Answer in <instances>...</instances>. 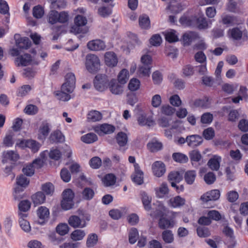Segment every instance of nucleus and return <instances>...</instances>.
<instances>
[{"instance_id":"obj_1","label":"nucleus","mask_w":248,"mask_h":248,"mask_svg":"<svg viewBox=\"0 0 248 248\" xmlns=\"http://www.w3.org/2000/svg\"><path fill=\"white\" fill-rule=\"evenodd\" d=\"M74 192L69 188L65 189L62 192V200L61 202L62 208L64 210L71 209L74 206Z\"/></svg>"},{"instance_id":"obj_2","label":"nucleus","mask_w":248,"mask_h":248,"mask_svg":"<svg viewBox=\"0 0 248 248\" xmlns=\"http://www.w3.org/2000/svg\"><path fill=\"white\" fill-rule=\"evenodd\" d=\"M86 67L90 73L97 72L100 67V60L98 57L93 54H88L86 58Z\"/></svg>"},{"instance_id":"obj_3","label":"nucleus","mask_w":248,"mask_h":248,"mask_svg":"<svg viewBox=\"0 0 248 248\" xmlns=\"http://www.w3.org/2000/svg\"><path fill=\"white\" fill-rule=\"evenodd\" d=\"M90 220V217L86 216L80 218L76 215L71 216L69 217L68 222L70 226L74 228H83L87 226V221Z\"/></svg>"},{"instance_id":"obj_4","label":"nucleus","mask_w":248,"mask_h":248,"mask_svg":"<svg viewBox=\"0 0 248 248\" xmlns=\"http://www.w3.org/2000/svg\"><path fill=\"white\" fill-rule=\"evenodd\" d=\"M180 21L183 24H186L188 26H194V22H196L197 27L200 29H206L208 27V23L205 18L202 17L198 18L193 17L191 19L182 17L180 19Z\"/></svg>"},{"instance_id":"obj_5","label":"nucleus","mask_w":248,"mask_h":248,"mask_svg":"<svg viewBox=\"0 0 248 248\" xmlns=\"http://www.w3.org/2000/svg\"><path fill=\"white\" fill-rule=\"evenodd\" d=\"M95 133L102 136L113 133L115 130V127L108 124H99L93 127Z\"/></svg>"},{"instance_id":"obj_6","label":"nucleus","mask_w":248,"mask_h":248,"mask_svg":"<svg viewBox=\"0 0 248 248\" xmlns=\"http://www.w3.org/2000/svg\"><path fill=\"white\" fill-rule=\"evenodd\" d=\"M75 25L71 27V32L75 33H84L81 27L86 25L87 20L85 17L78 15L75 18Z\"/></svg>"},{"instance_id":"obj_7","label":"nucleus","mask_w":248,"mask_h":248,"mask_svg":"<svg viewBox=\"0 0 248 248\" xmlns=\"http://www.w3.org/2000/svg\"><path fill=\"white\" fill-rule=\"evenodd\" d=\"M171 218L167 219L164 217H161L158 222L159 227L162 229L172 228L175 223L174 218L175 217L177 213L173 211L170 212Z\"/></svg>"},{"instance_id":"obj_8","label":"nucleus","mask_w":248,"mask_h":248,"mask_svg":"<svg viewBox=\"0 0 248 248\" xmlns=\"http://www.w3.org/2000/svg\"><path fill=\"white\" fill-rule=\"evenodd\" d=\"M16 145L21 148L28 147L31 149L33 153L37 152L41 147V144L36 140H19Z\"/></svg>"},{"instance_id":"obj_9","label":"nucleus","mask_w":248,"mask_h":248,"mask_svg":"<svg viewBox=\"0 0 248 248\" xmlns=\"http://www.w3.org/2000/svg\"><path fill=\"white\" fill-rule=\"evenodd\" d=\"M37 215L39 219L38 223L43 225L49 218V211L45 206H40L37 210Z\"/></svg>"},{"instance_id":"obj_10","label":"nucleus","mask_w":248,"mask_h":248,"mask_svg":"<svg viewBox=\"0 0 248 248\" xmlns=\"http://www.w3.org/2000/svg\"><path fill=\"white\" fill-rule=\"evenodd\" d=\"M152 169L153 174L158 177H161L166 172L165 165L160 161L155 162L152 164Z\"/></svg>"},{"instance_id":"obj_11","label":"nucleus","mask_w":248,"mask_h":248,"mask_svg":"<svg viewBox=\"0 0 248 248\" xmlns=\"http://www.w3.org/2000/svg\"><path fill=\"white\" fill-rule=\"evenodd\" d=\"M32 58L30 54L25 53L17 57L15 60V63L17 66H25L31 63Z\"/></svg>"},{"instance_id":"obj_12","label":"nucleus","mask_w":248,"mask_h":248,"mask_svg":"<svg viewBox=\"0 0 248 248\" xmlns=\"http://www.w3.org/2000/svg\"><path fill=\"white\" fill-rule=\"evenodd\" d=\"M134 172L132 175V179L137 185H141L143 182V172L137 163L134 164Z\"/></svg>"},{"instance_id":"obj_13","label":"nucleus","mask_w":248,"mask_h":248,"mask_svg":"<svg viewBox=\"0 0 248 248\" xmlns=\"http://www.w3.org/2000/svg\"><path fill=\"white\" fill-rule=\"evenodd\" d=\"M220 195V191L217 189H214L206 192L201 196V199L203 202L216 201L219 199Z\"/></svg>"},{"instance_id":"obj_14","label":"nucleus","mask_w":248,"mask_h":248,"mask_svg":"<svg viewBox=\"0 0 248 248\" xmlns=\"http://www.w3.org/2000/svg\"><path fill=\"white\" fill-rule=\"evenodd\" d=\"M88 48L93 51L103 50L106 48L105 43L99 39L93 40L87 44Z\"/></svg>"},{"instance_id":"obj_15","label":"nucleus","mask_w":248,"mask_h":248,"mask_svg":"<svg viewBox=\"0 0 248 248\" xmlns=\"http://www.w3.org/2000/svg\"><path fill=\"white\" fill-rule=\"evenodd\" d=\"M16 45L20 49H28L31 46V43L27 37H19L15 35Z\"/></svg>"},{"instance_id":"obj_16","label":"nucleus","mask_w":248,"mask_h":248,"mask_svg":"<svg viewBox=\"0 0 248 248\" xmlns=\"http://www.w3.org/2000/svg\"><path fill=\"white\" fill-rule=\"evenodd\" d=\"M105 62L109 67H114L118 63V59L115 53L111 51L107 52L105 54Z\"/></svg>"},{"instance_id":"obj_17","label":"nucleus","mask_w":248,"mask_h":248,"mask_svg":"<svg viewBox=\"0 0 248 248\" xmlns=\"http://www.w3.org/2000/svg\"><path fill=\"white\" fill-rule=\"evenodd\" d=\"M186 200L180 196L171 198L168 201V205L174 208H180L185 204Z\"/></svg>"},{"instance_id":"obj_18","label":"nucleus","mask_w":248,"mask_h":248,"mask_svg":"<svg viewBox=\"0 0 248 248\" xmlns=\"http://www.w3.org/2000/svg\"><path fill=\"white\" fill-rule=\"evenodd\" d=\"M47 155V150L41 152L40 154V157L34 160L31 163L33 164L34 169H40L42 167L45 162L46 161Z\"/></svg>"},{"instance_id":"obj_19","label":"nucleus","mask_w":248,"mask_h":248,"mask_svg":"<svg viewBox=\"0 0 248 248\" xmlns=\"http://www.w3.org/2000/svg\"><path fill=\"white\" fill-rule=\"evenodd\" d=\"M199 38L198 34L193 31L186 32L183 35L184 46H189L191 43Z\"/></svg>"},{"instance_id":"obj_20","label":"nucleus","mask_w":248,"mask_h":248,"mask_svg":"<svg viewBox=\"0 0 248 248\" xmlns=\"http://www.w3.org/2000/svg\"><path fill=\"white\" fill-rule=\"evenodd\" d=\"M19 155L13 151L4 152L2 154V162L6 163L9 161H16L19 159Z\"/></svg>"},{"instance_id":"obj_21","label":"nucleus","mask_w":248,"mask_h":248,"mask_svg":"<svg viewBox=\"0 0 248 248\" xmlns=\"http://www.w3.org/2000/svg\"><path fill=\"white\" fill-rule=\"evenodd\" d=\"M221 161V157L220 156L215 155L209 160L207 165L212 170L217 171L220 168Z\"/></svg>"},{"instance_id":"obj_22","label":"nucleus","mask_w":248,"mask_h":248,"mask_svg":"<svg viewBox=\"0 0 248 248\" xmlns=\"http://www.w3.org/2000/svg\"><path fill=\"white\" fill-rule=\"evenodd\" d=\"M94 84L95 88L97 90L103 91L105 89L107 83L104 77L101 75H97L95 78Z\"/></svg>"},{"instance_id":"obj_23","label":"nucleus","mask_w":248,"mask_h":248,"mask_svg":"<svg viewBox=\"0 0 248 248\" xmlns=\"http://www.w3.org/2000/svg\"><path fill=\"white\" fill-rule=\"evenodd\" d=\"M155 195L159 198H163L169 193L168 185L165 183H163L157 187L155 188Z\"/></svg>"},{"instance_id":"obj_24","label":"nucleus","mask_w":248,"mask_h":248,"mask_svg":"<svg viewBox=\"0 0 248 248\" xmlns=\"http://www.w3.org/2000/svg\"><path fill=\"white\" fill-rule=\"evenodd\" d=\"M110 92L114 94L119 95L123 92V86L120 85L116 80H111L109 82Z\"/></svg>"},{"instance_id":"obj_25","label":"nucleus","mask_w":248,"mask_h":248,"mask_svg":"<svg viewBox=\"0 0 248 248\" xmlns=\"http://www.w3.org/2000/svg\"><path fill=\"white\" fill-rule=\"evenodd\" d=\"M138 122L140 125L141 126L147 125L151 126L155 124V121L152 117H146L144 114L140 115L138 118Z\"/></svg>"},{"instance_id":"obj_26","label":"nucleus","mask_w":248,"mask_h":248,"mask_svg":"<svg viewBox=\"0 0 248 248\" xmlns=\"http://www.w3.org/2000/svg\"><path fill=\"white\" fill-rule=\"evenodd\" d=\"M86 233L84 230L76 229L70 234V238L74 241L82 240L86 236Z\"/></svg>"},{"instance_id":"obj_27","label":"nucleus","mask_w":248,"mask_h":248,"mask_svg":"<svg viewBox=\"0 0 248 248\" xmlns=\"http://www.w3.org/2000/svg\"><path fill=\"white\" fill-rule=\"evenodd\" d=\"M168 178L170 182L171 186L175 187L176 186V183L181 181L182 176L178 171H172L169 174Z\"/></svg>"},{"instance_id":"obj_28","label":"nucleus","mask_w":248,"mask_h":248,"mask_svg":"<svg viewBox=\"0 0 248 248\" xmlns=\"http://www.w3.org/2000/svg\"><path fill=\"white\" fill-rule=\"evenodd\" d=\"M116 178L111 173L106 174L102 179V182L106 186H109L114 185L116 183Z\"/></svg>"},{"instance_id":"obj_29","label":"nucleus","mask_w":248,"mask_h":248,"mask_svg":"<svg viewBox=\"0 0 248 248\" xmlns=\"http://www.w3.org/2000/svg\"><path fill=\"white\" fill-rule=\"evenodd\" d=\"M31 199L36 206L43 203L46 200V197L42 192H38L32 196Z\"/></svg>"},{"instance_id":"obj_30","label":"nucleus","mask_w":248,"mask_h":248,"mask_svg":"<svg viewBox=\"0 0 248 248\" xmlns=\"http://www.w3.org/2000/svg\"><path fill=\"white\" fill-rule=\"evenodd\" d=\"M139 25L143 29H148L150 27V20L146 15L140 16L139 18Z\"/></svg>"},{"instance_id":"obj_31","label":"nucleus","mask_w":248,"mask_h":248,"mask_svg":"<svg viewBox=\"0 0 248 248\" xmlns=\"http://www.w3.org/2000/svg\"><path fill=\"white\" fill-rule=\"evenodd\" d=\"M141 196L144 209L147 211H149L151 209V197L148 196L145 192H141Z\"/></svg>"},{"instance_id":"obj_32","label":"nucleus","mask_w":248,"mask_h":248,"mask_svg":"<svg viewBox=\"0 0 248 248\" xmlns=\"http://www.w3.org/2000/svg\"><path fill=\"white\" fill-rule=\"evenodd\" d=\"M163 145L158 140H152L147 144L148 149L152 152H157L162 148Z\"/></svg>"},{"instance_id":"obj_33","label":"nucleus","mask_w":248,"mask_h":248,"mask_svg":"<svg viewBox=\"0 0 248 248\" xmlns=\"http://www.w3.org/2000/svg\"><path fill=\"white\" fill-rule=\"evenodd\" d=\"M87 119L89 121L95 122L100 121L102 119V115L98 111L92 110L88 114Z\"/></svg>"},{"instance_id":"obj_34","label":"nucleus","mask_w":248,"mask_h":248,"mask_svg":"<svg viewBox=\"0 0 248 248\" xmlns=\"http://www.w3.org/2000/svg\"><path fill=\"white\" fill-rule=\"evenodd\" d=\"M98 242V236L96 234L92 233L88 235L86 240V246L88 248L94 247Z\"/></svg>"},{"instance_id":"obj_35","label":"nucleus","mask_w":248,"mask_h":248,"mask_svg":"<svg viewBox=\"0 0 248 248\" xmlns=\"http://www.w3.org/2000/svg\"><path fill=\"white\" fill-rule=\"evenodd\" d=\"M139 236V232L135 228H132L128 233L129 242L131 244H135Z\"/></svg>"},{"instance_id":"obj_36","label":"nucleus","mask_w":248,"mask_h":248,"mask_svg":"<svg viewBox=\"0 0 248 248\" xmlns=\"http://www.w3.org/2000/svg\"><path fill=\"white\" fill-rule=\"evenodd\" d=\"M59 13L55 10L50 11L47 16V21L50 24H54L58 22Z\"/></svg>"},{"instance_id":"obj_37","label":"nucleus","mask_w":248,"mask_h":248,"mask_svg":"<svg viewBox=\"0 0 248 248\" xmlns=\"http://www.w3.org/2000/svg\"><path fill=\"white\" fill-rule=\"evenodd\" d=\"M196 176V173L194 170L187 171L185 174L184 178L185 181L188 185L192 184Z\"/></svg>"},{"instance_id":"obj_38","label":"nucleus","mask_w":248,"mask_h":248,"mask_svg":"<svg viewBox=\"0 0 248 248\" xmlns=\"http://www.w3.org/2000/svg\"><path fill=\"white\" fill-rule=\"evenodd\" d=\"M69 227L66 223H60L56 227V232L60 235L63 236L69 232Z\"/></svg>"},{"instance_id":"obj_39","label":"nucleus","mask_w":248,"mask_h":248,"mask_svg":"<svg viewBox=\"0 0 248 248\" xmlns=\"http://www.w3.org/2000/svg\"><path fill=\"white\" fill-rule=\"evenodd\" d=\"M129 78L128 71L124 69L121 71L118 76V80L119 83L122 84H125Z\"/></svg>"},{"instance_id":"obj_40","label":"nucleus","mask_w":248,"mask_h":248,"mask_svg":"<svg viewBox=\"0 0 248 248\" xmlns=\"http://www.w3.org/2000/svg\"><path fill=\"white\" fill-rule=\"evenodd\" d=\"M172 158L176 162L180 163H185L188 161L187 156L186 155L180 153L173 154Z\"/></svg>"},{"instance_id":"obj_41","label":"nucleus","mask_w":248,"mask_h":248,"mask_svg":"<svg viewBox=\"0 0 248 248\" xmlns=\"http://www.w3.org/2000/svg\"><path fill=\"white\" fill-rule=\"evenodd\" d=\"M162 238L166 243H171L174 240L172 232L170 230L164 231L162 232Z\"/></svg>"},{"instance_id":"obj_42","label":"nucleus","mask_w":248,"mask_h":248,"mask_svg":"<svg viewBox=\"0 0 248 248\" xmlns=\"http://www.w3.org/2000/svg\"><path fill=\"white\" fill-rule=\"evenodd\" d=\"M140 86V81L137 78H132L128 84V88L131 91L138 90Z\"/></svg>"},{"instance_id":"obj_43","label":"nucleus","mask_w":248,"mask_h":248,"mask_svg":"<svg viewBox=\"0 0 248 248\" xmlns=\"http://www.w3.org/2000/svg\"><path fill=\"white\" fill-rule=\"evenodd\" d=\"M57 98L62 101H67L71 98L70 94L63 91H57L55 93Z\"/></svg>"},{"instance_id":"obj_44","label":"nucleus","mask_w":248,"mask_h":248,"mask_svg":"<svg viewBox=\"0 0 248 248\" xmlns=\"http://www.w3.org/2000/svg\"><path fill=\"white\" fill-rule=\"evenodd\" d=\"M29 182V179L23 175H20L16 178L17 185L23 187L27 186Z\"/></svg>"},{"instance_id":"obj_45","label":"nucleus","mask_w":248,"mask_h":248,"mask_svg":"<svg viewBox=\"0 0 248 248\" xmlns=\"http://www.w3.org/2000/svg\"><path fill=\"white\" fill-rule=\"evenodd\" d=\"M42 189L46 194L51 195L54 192V188L53 184L49 182L42 185Z\"/></svg>"},{"instance_id":"obj_46","label":"nucleus","mask_w":248,"mask_h":248,"mask_svg":"<svg viewBox=\"0 0 248 248\" xmlns=\"http://www.w3.org/2000/svg\"><path fill=\"white\" fill-rule=\"evenodd\" d=\"M49 124L46 122H43L40 127L39 131L44 136V138L48 135L50 132Z\"/></svg>"},{"instance_id":"obj_47","label":"nucleus","mask_w":248,"mask_h":248,"mask_svg":"<svg viewBox=\"0 0 248 248\" xmlns=\"http://www.w3.org/2000/svg\"><path fill=\"white\" fill-rule=\"evenodd\" d=\"M227 199L230 202H234L237 201L239 198L238 192L234 190H231L227 192L226 194Z\"/></svg>"},{"instance_id":"obj_48","label":"nucleus","mask_w":248,"mask_h":248,"mask_svg":"<svg viewBox=\"0 0 248 248\" xmlns=\"http://www.w3.org/2000/svg\"><path fill=\"white\" fill-rule=\"evenodd\" d=\"M19 223L22 230L25 232H29L31 227L29 222L26 219H19Z\"/></svg>"},{"instance_id":"obj_49","label":"nucleus","mask_w":248,"mask_h":248,"mask_svg":"<svg viewBox=\"0 0 248 248\" xmlns=\"http://www.w3.org/2000/svg\"><path fill=\"white\" fill-rule=\"evenodd\" d=\"M34 170L33 164L30 163L23 167L22 171L27 176H31L34 173Z\"/></svg>"},{"instance_id":"obj_50","label":"nucleus","mask_w":248,"mask_h":248,"mask_svg":"<svg viewBox=\"0 0 248 248\" xmlns=\"http://www.w3.org/2000/svg\"><path fill=\"white\" fill-rule=\"evenodd\" d=\"M102 164L101 159L97 156H95L91 159L90 165L93 169H98Z\"/></svg>"},{"instance_id":"obj_51","label":"nucleus","mask_w":248,"mask_h":248,"mask_svg":"<svg viewBox=\"0 0 248 248\" xmlns=\"http://www.w3.org/2000/svg\"><path fill=\"white\" fill-rule=\"evenodd\" d=\"M198 235L200 237H206L209 236L210 233L209 230L205 227H199L197 229Z\"/></svg>"},{"instance_id":"obj_52","label":"nucleus","mask_w":248,"mask_h":248,"mask_svg":"<svg viewBox=\"0 0 248 248\" xmlns=\"http://www.w3.org/2000/svg\"><path fill=\"white\" fill-rule=\"evenodd\" d=\"M65 81L64 83H67L71 85V89H72L73 86H75L76 78L75 75L72 73H67L65 77Z\"/></svg>"},{"instance_id":"obj_53","label":"nucleus","mask_w":248,"mask_h":248,"mask_svg":"<svg viewBox=\"0 0 248 248\" xmlns=\"http://www.w3.org/2000/svg\"><path fill=\"white\" fill-rule=\"evenodd\" d=\"M44 14L43 8L40 5L34 7L33 9V16L36 18H41Z\"/></svg>"},{"instance_id":"obj_54","label":"nucleus","mask_w":248,"mask_h":248,"mask_svg":"<svg viewBox=\"0 0 248 248\" xmlns=\"http://www.w3.org/2000/svg\"><path fill=\"white\" fill-rule=\"evenodd\" d=\"M195 61L200 63H204L206 61V56L202 51H198L194 55Z\"/></svg>"},{"instance_id":"obj_55","label":"nucleus","mask_w":248,"mask_h":248,"mask_svg":"<svg viewBox=\"0 0 248 248\" xmlns=\"http://www.w3.org/2000/svg\"><path fill=\"white\" fill-rule=\"evenodd\" d=\"M162 42V38L160 35L155 34L153 35L150 39V43L153 46H159Z\"/></svg>"},{"instance_id":"obj_56","label":"nucleus","mask_w":248,"mask_h":248,"mask_svg":"<svg viewBox=\"0 0 248 248\" xmlns=\"http://www.w3.org/2000/svg\"><path fill=\"white\" fill-rule=\"evenodd\" d=\"M9 7L4 0H0V13L3 15L9 14Z\"/></svg>"},{"instance_id":"obj_57","label":"nucleus","mask_w":248,"mask_h":248,"mask_svg":"<svg viewBox=\"0 0 248 248\" xmlns=\"http://www.w3.org/2000/svg\"><path fill=\"white\" fill-rule=\"evenodd\" d=\"M216 177L212 172H209L205 174L204 176V180L207 184H212L216 180Z\"/></svg>"},{"instance_id":"obj_58","label":"nucleus","mask_w":248,"mask_h":248,"mask_svg":"<svg viewBox=\"0 0 248 248\" xmlns=\"http://www.w3.org/2000/svg\"><path fill=\"white\" fill-rule=\"evenodd\" d=\"M48 155H49L50 158L58 160L61 158L62 154L59 150L55 149L51 150L49 153L48 152Z\"/></svg>"},{"instance_id":"obj_59","label":"nucleus","mask_w":248,"mask_h":248,"mask_svg":"<svg viewBox=\"0 0 248 248\" xmlns=\"http://www.w3.org/2000/svg\"><path fill=\"white\" fill-rule=\"evenodd\" d=\"M31 207V202L28 200L21 201L18 205V208L20 211L26 212Z\"/></svg>"},{"instance_id":"obj_60","label":"nucleus","mask_w":248,"mask_h":248,"mask_svg":"<svg viewBox=\"0 0 248 248\" xmlns=\"http://www.w3.org/2000/svg\"><path fill=\"white\" fill-rule=\"evenodd\" d=\"M151 67L149 65H143L139 67V72L140 75L143 76H149Z\"/></svg>"},{"instance_id":"obj_61","label":"nucleus","mask_w":248,"mask_h":248,"mask_svg":"<svg viewBox=\"0 0 248 248\" xmlns=\"http://www.w3.org/2000/svg\"><path fill=\"white\" fill-rule=\"evenodd\" d=\"M232 37L235 40L240 39L242 35V31L237 28H235L229 31Z\"/></svg>"},{"instance_id":"obj_62","label":"nucleus","mask_w":248,"mask_h":248,"mask_svg":"<svg viewBox=\"0 0 248 248\" xmlns=\"http://www.w3.org/2000/svg\"><path fill=\"white\" fill-rule=\"evenodd\" d=\"M175 32L174 31H173L168 32L166 34V40L170 43L177 42L178 40V38Z\"/></svg>"},{"instance_id":"obj_63","label":"nucleus","mask_w":248,"mask_h":248,"mask_svg":"<svg viewBox=\"0 0 248 248\" xmlns=\"http://www.w3.org/2000/svg\"><path fill=\"white\" fill-rule=\"evenodd\" d=\"M83 197L86 200L92 199L94 194L93 190L90 188H85L82 192Z\"/></svg>"},{"instance_id":"obj_64","label":"nucleus","mask_w":248,"mask_h":248,"mask_svg":"<svg viewBox=\"0 0 248 248\" xmlns=\"http://www.w3.org/2000/svg\"><path fill=\"white\" fill-rule=\"evenodd\" d=\"M238 127L241 131H248V120L245 119H241L238 123Z\"/></svg>"}]
</instances>
